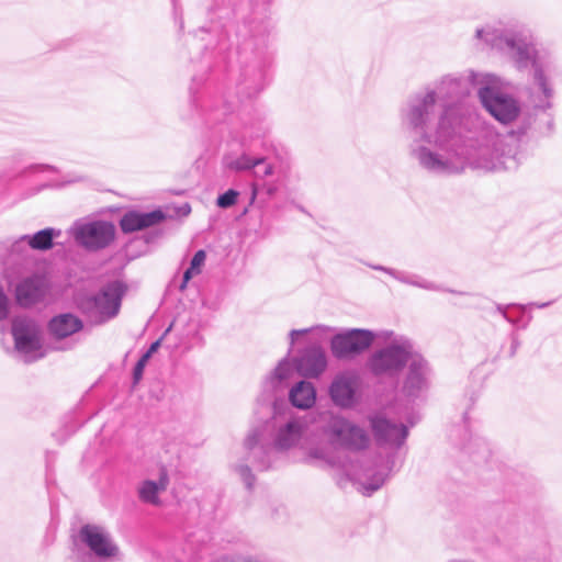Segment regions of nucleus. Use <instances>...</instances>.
<instances>
[{
  "label": "nucleus",
  "instance_id": "1",
  "mask_svg": "<svg viewBox=\"0 0 562 562\" xmlns=\"http://www.w3.org/2000/svg\"><path fill=\"white\" fill-rule=\"evenodd\" d=\"M272 415L261 429L252 430L245 439L248 460L259 471L276 465L280 453L302 452V461L316 460V413L299 415L284 398H274Z\"/></svg>",
  "mask_w": 562,
  "mask_h": 562
},
{
  "label": "nucleus",
  "instance_id": "2",
  "mask_svg": "<svg viewBox=\"0 0 562 562\" xmlns=\"http://www.w3.org/2000/svg\"><path fill=\"white\" fill-rule=\"evenodd\" d=\"M469 124L470 117L461 127L441 125L436 138L441 151L430 153L418 148L419 166L437 176H457L465 172L468 168L499 171L516 167L512 150L507 149L504 139L497 134H490L484 143L476 148H470L467 144Z\"/></svg>",
  "mask_w": 562,
  "mask_h": 562
},
{
  "label": "nucleus",
  "instance_id": "3",
  "mask_svg": "<svg viewBox=\"0 0 562 562\" xmlns=\"http://www.w3.org/2000/svg\"><path fill=\"white\" fill-rule=\"evenodd\" d=\"M475 36L492 48L507 55L518 69L531 67L535 106L541 110L551 108L554 91L550 75L553 64L547 54H541L536 49L526 31L486 25L477 29Z\"/></svg>",
  "mask_w": 562,
  "mask_h": 562
},
{
  "label": "nucleus",
  "instance_id": "4",
  "mask_svg": "<svg viewBox=\"0 0 562 562\" xmlns=\"http://www.w3.org/2000/svg\"><path fill=\"white\" fill-rule=\"evenodd\" d=\"M436 104L437 100L434 92L425 88L408 100L402 112L403 121L414 133L411 154L418 165V148H425L430 153L441 151V146L438 145L436 139L441 125L448 124L451 127L459 125L461 127L469 117L462 115L458 108L447 104L442 108L436 122H434Z\"/></svg>",
  "mask_w": 562,
  "mask_h": 562
},
{
  "label": "nucleus",
  "instance_id": "5",
  "mask_svg": "<svg viewBox=\"0 0 562 562\" xmlns=\"http://www.w3.org/2000/svg\"><path fill=\"white\" fill-rule=\"evenodd\" d=\"M314 327L292 329L289 333L290 347L286 356L281 359L268 378L267 383L278 389L294 372L305 378H316V338Z\"/></svg>",
  "mask_w": 562,
  "mask_h": 562
},
{
  "label": "nucleus",
  "instance_id": "6",
  "mask_svg": "<svg viewBox=\"0 0 562 562\" xmlns=\"http://www.w3.org/2000/svg\"><path fill=\"white\" fill-rule=\"evenodd\" d=\"M378 341L384 344L368 357L366 368L378 378H394L416 355L413 344L404 336L390 330H380Z\"/></svg>",
  "mask_w": 562,
  "mask_h": 562
},
{
  "label": "nucleus",
  "instance_id": "7",
  "mask_svg": "<svg viewBox=\"0 0 562 562\" xmlns=\"http://www.w3.org/2000/svg\"><path fill=\"white\" fill-rule=\"evenodd\" d=\"M480 80L477 95L492 116L505 125L514 122L521 124V132L530 126L531 119L522 112L518 100L499 91L501 81L496 76L484 74Z\"/></svg>",
  "mask_w": 562,
  "mask_h": 562
},
{
  "label": "nucleus",
  "instance_id": "8",
  "mask_svg": "<svg viewBox=\"0 0 562 562\" xmlns=\"http://www.w3.org/2000/svg\"><path fill=\"white\" fill-rule=\"evenodd\" d=\"M125 292L122 281L109 282L97 294L81 299L79 310L90 323L104 324L119 314Z\"/></svg>",
  "mask_w": 562,
  "mask_h": 562
},
{
  "label": "nucleus",
  "instance_id": "9",
  "mask_svg": "<svg viewBox=\"0 0 562 562\" xmlns=\"http://www.w3.org/2000/svg\"><path fill=\"white\" fill-rule=\"evenodd\" d=\"M79 541L89 549V553L80 554L79 562H111L120 555V548L111 533L102 526L86 524L78 531Z\"/></svg>",
  "mask_w": 562,
  "mask_h": 562
},
{
  "label": "nucleus",
  "instance_id": "10",
  "mask_svg": "<svg viewBox=\"0 0 562 562\" xmlns=\"http://www.w3.org/2000/svg\"><path fill=\"white\" fill-rule=\"evenodd\" d=\"M483 74L469 71L462 76L447 75L437 80L432 87H427L430 92H434L435 99L442 103V108L451 104L459 109L462 115L460 102L463 98L468 97L472 90L476 89L479 92L480 79Z\"/></svg>",
  "mask_w": 562,
  "mask_h": 562
},
{
  "label": "nucleus",
  "instance_id": "11",
  "mask_svg": "<svg viewBox=\"0 0 562 562\" xmlns=\"http://www.w3.org/2000/svg\"><path fill=\"white\" fill-rule=\"evenodd\" d=\"M75 243L89 252H98L108 248L116 236L112 222L103 220L77 221L70 228Z\"/></svg>",
  "mask_w": 562,
  "mask_h": 562
},
{
  "label": "nucleus",
  "instance_id": "12",
  "mask_svg": "<svg viewBox=\"0 0 562 562\" xmlns=\"http://www.w3.org/2000/svg\"><path fill=\"white\" fill-rule=\"evenodd\" d=\"M381 336L380 331L370 329H348L331 338V352L337 359L350 360L367 351Z\"/></svg>",
  "mask_w": 562,
  "mask_h": 562
},
{
  "label": "nucleus",
  "instance_id": "13",
  "mask_svg": "<svg viewBox=\"0 0 562 562\" xmlns=\"http://www.w3.org/2000/svg\"><path fill=\"white\" fill-rule=\"evenodd\" d=\"M430 373L427 361L416 353L406 364V370L402 376L400 385L402 397L407 401H415L422 397L429 389Z\"/></svg>",
  "mask_w": 562,
  "mask_h": 562
},
{
  "label": "nucleus",
  "instance_id": "14",
  "mask_svg": "<svg viewBox=\"0 0 562 562\" xmlns=\"http://www.w3.org/2000/svg\"><path fill=\"white\" fill-rule=\"evenodd\" d=\"M328 427L333 440L341 447L360 450L369 445L366 430L342 417H333Z\"/></svg>",
  "mask_w": 562,
  "mask_h": 562
},
{
  "label": "nucleus",
  "instance_id": "15",
  "mask_svg": "<svg viewBox=\"0 0 562 562\" xmlns=\"http://www.w3.org/2000/svg\"><path fill=\"white\" fill-rule=\"evenodd\" d=\"M359 386V374L356 371L347 370L334 378L329 387V394L337 406L349 408L358 402Z\"/></svg>",
  "mask_w": 562,
  "mask_h": 562
},
{
  "label": "nucleus",
  "instance_id": "16",
  "mask_svg": "<svg viewBox=\"0 0 562 562\" xmlns=\"http://www.w3.org/2000/svg\"><path fill=\"white\" fill-rule=\"evenodd\" d=\"M370 424L374 438L380 446L400 448L408 436V429L404 424L394 423L382 414L371 416Z\"/></svg>",
  "mask_w": 562,
  "mask_h": 562
},
{
  "label": "nucleus",
  "instance_id": "17",
  "mask_svg": "<svg viewBox=\"0 0 562 562\" xmlns=\"http://www.w3.org/2000/svg\"><path fill=\"white\" fill-rule=\"evenodd\" d=\"M11 333L19 352L29 356L41 349L38 327L34 321L26 317L14 318Z\"/></svg>",
  "mask_w": 562,
  "mask_h": 562
},
{
  "label": "nucleus",
  "instance_id": "18",
  "mask_svg": "<svg viewBox=\"0 0 562 562\" xmlns=\"http://www.w3.org/2000/svg\"><path fill=\"white\" fill-rule=\"evenodd\" d=\"M266 85V69L261 60L255 59L240 69L237 93L245 98L257 95Z\"/></svg>",
  "mask_w": 562,
  "mask_h": 562
},
{
  "label": "nucleus",
  "instance_id": "19",
  "mask_svg": "<svg viewBox=\"0 0 562 562\" xmlns=\"http://www.w3.org/2000/svg\"><path fill=\"white\" fill-rule=\"evenodd\" d=\"M48 291V282L44 276L33 274L24 278L15 286V300L22 307H30L42 302Z\"/></svg>",
  "mask_w": 562,
  "mask_h": 562
},
{
  "label": "nucleus",
  "instance_id": "20",
  "mask_svg": "<svg viewBox=\"0 0 562 562\" xmlns=\"http://www.w3.org/2000/svg\"><path fill=\"white\" fill-rule=\"evenodd\" d=\"M166 214L156 209L149 212L128 210L120 218L119 225L124 234H132L160 224L165 221Z\"/></svg>",
  "mask_w": 562,
  "mask_h": 562
},
{
  "label": "nucleus",
  "instance_id": "21",
  "mask_svg": "<svg viewBox=\"0 0 562 562\" xmlns=\"http://www.w3.org/2000/svg\"><path fill=\"white\" fill-rule=\"evenodd\" d=\"M169 485V475L165 467L159 471L158 481L145 480L138 488L137 495L140 502L154 506H159L161 501L159 494L165 492Z\"/></svg>",
  "mask_w": 562,
  "mask_h": 562
},
{
  "label": "nucleus",
  "instance_id": "22",
  "mask_svg": "<svg viewBox=\"0 0 562 562\" xmlns=\"http://www.w3.org/2000/svg\"><path fill=\"white\" fill-rule=\"evenodd\" d=\"M82 328V321L71 313L56 315L48 323L49 334L56 339L67 338Z\"/></svg>",
  "mask_w": 562,
  "mask_h": 562
},
{
  "label": "nucleus",
  "instance_id": "23",
  "mask_svg": "<svg viewBox=\"0 0 562 562\" xmlns=\"http://www.w3.org/2000/svg\"><path fill=\"white\" fill-rule=\"evenodd\" d=\"M391 461L386 460L384 463L375 464L373 469H367L364 479L360 483V491L363 495L370 496L378 491L385 482L392 470Z\"/></svg>",
  "mask_w": 562,
  "mask_h": 562
},
{
  "label": "nucleus",
  "instance_id": "24",
  "mask_svg": "<svg viewBox=\"0 0 562 562\" xmlns=\"http://www.w3.org/2000/svg\"><path fill=\"white\" fill-rule=\"evenodd\" d=\"M290 407L311 408L316 403V389L311 382L300 381L289 392Z\"/></svg>",
  "mask_w": 562,
  "mask_h": 562
},
{
  "label": "nucleus",
  "instance_id": "25",
  "mask_svg": "<svg viewBox=\"0 0 562 562\" xmlns=\"http://www.w3.org/2000/svg\"><path fill=\"white\" fill-rule=\"evenodd\" d=\"M371 268H373L374 270L383 271V272L390 274L391 277H393L394 279H396L397 281H400L401 283H404L407 285L416 286V288L427 290V291H442L443 290L436 282L430 281V280H428L422 276H418V274H409V273L390 269V268H386L383 266H371Z\"/></svg>",
  "mask_w": 562,
  "mask_h": 562
},
{
  "label": "nucleus",
  "instance_id": "26",
  "mask_svg": "<svg viewBox=\"0 0 562 562\" xmlns=\"http://www.w3.org/2000/svg\"><path fill=\"white\" fill-rule=\"evenodd\" d=\"M60 235V231L47 227L41 229L32 235H25L27 239V246L34 250L46 251L54 247V239Z\"/></svg>",
  "mask_w": 562,
  "mask_h": 562
},
{
  "label": "nucleus",
  "instance_id": "27",
  "mask_svg": "<svg viewBox=\"0 0 562 562\" xmlns=\"http://www.w3.org/2000/svg\"><path fill=\"white\" fill-rule=\"evenodd\" d=\"M195 81L196 78H193L192 86L189 88L190 98L188 104L181 108L179 111L180 119L188 123L195 122L198 119L202 117V110L199 104V99L195 94Z\"/></svg>",
  "mask_w": 562,
  "mask_h": 562
},
{
  "label": "nucleus",
  "instance_id": "28",
  "mask_svg": "<svg viewBox=\"0 0 562 562\" xmlns=\"http://www.w3.org/2000/svg\"><path fill=\"white\" fill-rule=\"evenodd\" d=\"M263 162L262 156H251L249 154H241L239 157L226 160V167L233 171H247L255 168H260V164Z\"/></svg>",
  "mask_w": 562,
  "mask_h": 562
},
{
  "label": "nucleus",
  "instance_id": "29",
  "mask_svg": "<svg viewBox=\"0 0 562 562\" xmlns=\"http://www.w3.org/2000/svg\"><path fill=\"white\" fill-rule=\"evenodd\" d=\"M206 258V254L204 250H198L191 261L189 268L183 272L182 282L180 284V290L183 291L187 288L188 282L196 274L201 272V267L204 265Z\"/></svg>",
  "mask_w": 562,
  "mask_h": 562
},
{
  "label": "nucleus",
  "instance_id": "30",
  "mask_svg": "<svg viewBox=\"0 0 562 562\" xmlns=\"http://www.w3.org/2000/svg\"><path fill=\"white\" fill-rule=\"evenodd\" d=\"M238 195V191L228 189L226 192L218 195L216 204L221 209H228L237 202Z\"/></svg>",
  "mask_w": 562,
  "mask_h": 562
},
{
  "label": "nucleus",
  "instance_id": "31",
  "mask_svg": "<svg viewBox=\"0 0 562 562\" xmlns=\"http://www.w3.org/2000/svg\"><path fill=\"white\" fill-rule=\"evenodd\" d=\"M237 473L245 483L248 490H251L255 485L256 477L251 472V469L247 464H240L236 468Z\"/></svg>",
  "mask_w": 562,
  "mask_h": 562
},
{
  "label": "nucleus",
  "instance_id": "32",
  "mask_svg": "<svg viewBox=\"0 0 562 562\" xmlns=\"http://www.w3.org/2000/svg\"><path fill=\"white\" fill-rule=\"evenodd\" d=\"M26 247H29L27 239H26V236L23 235L12 244L11 250H10L11 256L25 258L26 256L24 252L27 251Z\"/></svg>",
  "mask_w": 562,
  "mask_h": 562
},
{
  "label": "nucleus",
  "instance_id": "33",
  "mask_svg": "<svg viewBox=\"0 0 562 562\" xmlns=\"http://www.w3.org/2000/svg\"><path fill=\"white\" fill-rule=\"evenodd\" d=\"M252 173L256 178L262 180L274 173V167L273 165L267 162V159L263 157V162L260 164V168H255Z\"/></svg>",
  "mask_w": 562,
  "mask_h": 562
},
{
  "label": "nucleus",
  "instance_id": "34",
  "mask_svg": "<svg viewBox=\"0 0 562 562\" xmlns=\"http://www.w3.org/2000/svg\"><path fill=\"white\" fill-rule=\"evenodd\" d=\"M9 316V299L0 285V321H4Z\"/></svg>",
  "mask_w": 562,
  "mask_h": 562
},
{
  "label": "nucleus",
  "instance_id": "35",
  "mask_svg": "<svg viewBox=\"0 0 562 562\" xmlns=\"http://www.w3.org/2000/svg\"><path fill=\"white\" fill-rule=\"evenodd\" d=\"M144 369H145V364L137 361L133 369V383L134 384H137L142 380Z\"/></svg>",
  "mask_w": 562,
  "mask_h": 562
},
{
  "label": "nucleus",
  "instance_id": "36",
  "mask_svg": "<svg viewBox=\"0 0 562 562\" xmlns=\"http://www.w3.org/2000/svg\"><path fill=\"white\" fill-rule=\"evenodd\" d=\"M317 361H318V373L325 369L326 367V357L323 352H321L318 350V358H317Z\"/></svg>",
  "mask_w": 562,
  "mask_h": 562
},
{
  "label": "nucleus",
  "instance_id": "37",
  "mask_svg": "<svg viewBox=\"0 0 562 562\" xmlns=\"http://www.w3.org/2000/svg\"><path fill=\"white\" fill-rule=\"evenodd\" d=\"M161 339H162V337H161V338H159L158 340L154 341V342L149 346V348H148L147 352H148V353H150V355L153 356V355L158 350V348H159V346H160V342H161Z\"/></svg>",
  "mask_w": 562,
  "mask_h": 562
},
{
  "label": "nucleus",
  "instance_id": "38",
  "mask_svg": "<svg viewBox=\"0 0 562 562\" xmlns=\"http://www.w3.org/2000/svg\"><path fill=\"white\" fill-rule=\"evenodd\" d=\"M151 355L147 351L138 359V362H142L146 366L147 361L150 359Z\"/></svg>",
  "mask_w": 562,
  "mask_h": 562
},
{
  "label": "nucleus",
  "instance_id": "39",
  "mask_svg": "<svg viewBox=\"0 0 562 562\" xmlns=\"http://www.w3.org/2000/svg\"><path fill=\"white\" fill-rule=\"evenodd\" d=\"M447 562H475V561H472L469 559H451V560H448Z\"/></svg>",
  "mask_w": 562,
  "mask_h": 562
},
{
  "label": "nucleus",
  "instance_id": "40",
  "mask_svg": "<svg viewBox=\"0 0 562 562\" xmlns=\"http://www.w3.org/2000/svg\"><path fill=\"white\" fill-rule=\"evenodd\" d=\"M83 180H85L83 177H76L74 179L68 180L67 183L81 182Z\"/></svg>",
  "mask_w": 562,
  "mask_h": 562
},
{
  "label": "nucleus",
  "instance_id": "41",
  "mask_svg": "<svg viewBox=\"0 0 562 562\" xmlns=\"http://www.w3.org/2000/svg\"><path fill=\"white\" fill-rule=\"evenodd\" d=\"M40 168L45 169V170H54V167L49 166V165H43V166H40Z\"/></svg>",
  "mask_w": 562,
  "mask_h": 562
},
{
  "label": "nucleus",
  "instance_id": "42",
  "mask_svg": "<svg viewBox=\"0 0 562 562\" xmlns=\"http://www.w3.org/2000/svg\"><path fill=\"white\" fill-rule=\"evenodd\" d=\"M497 310L506 317L505 308L502 305H498Z\"/></svg>",
  "mask_w": 562,
  "mask_h": 562
},
{
  "label": "nucleus",
  "instance_id": "43",
  "mask_svg": "<svg viewBox=\"0 0 562 562\" xmlns=\"http://www.w3.org/2000/svg\"><path fill=\"white\" fill-rule=\"evenodd\" d=\"M548 305H549V303H542V304H539V305H537V306H538L539 308H542V307H546V306H548Z\"/></svg>",
  "mask_w": 562,
  "mask_h": 562
},
{
  "label": "nucleus",
  "instance_id": "44",
  "mask_svg": "<svg viewBox=\"0 0 562 562\" xmlns=\"http://www.w3.org/2000/svg\"><path fill=\"white\" fill-rule=\"evenodd\" d=\"M186 207H187V214L191 211V207L189 206V204H186Z\"/></svg>",
  "mask_w": 562,
  "mask_h": 562
},
{
  "label": "nucleus",
  "instance_id": "45",
  "mask_svg": "<svg viewBox=\"0 0 562 562\" xmlns=\"http://www.w3.org/2000/svg\"><path fill=\"white\" fill-rule=\"evenodd\" d=\"M170 329H171V327H168V328L166 329V331H165L164 336H165L168 331H170Z\"/></svg>",
  "mask_w": 562,
  "mask_h": 562
}]
</instances>
